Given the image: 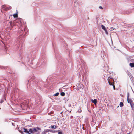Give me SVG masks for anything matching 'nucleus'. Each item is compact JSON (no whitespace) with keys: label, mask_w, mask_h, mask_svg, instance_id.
Returning <instances> with one entry per match:
<instances>
[{"label":"nucleus","mask_w":134,"mask_h":134,"mask_svg":"<svg viewBox=\"0 0 134 134\" xmlns=\"http://www.w3.org/2000/svg\"><path fill=\"white\" fill-rule=\"evenodd\" d=\"M112 80H113V81H114L113 80V79L110 77H109L108 79V80L109 85L111 86L112 85L114 89L115 90V87L114 85V84H113L112 82H111Z\"/></svg>","instance_id":"f257e3e1"},{"label":"nucleus","mask_w":134,"mask_h":134,"mask_svg":"<svg viewBox=\"0 0 134 134\" xmlns=\"http://www.w3.org/2000/svg\"><path fill=\"white\" fill-rule=\"evenodd\" d=\"M21 130L20 129L19 130V131L21 133V134H24V133L23 132H25L28 133L29 132L27 129H25L23 127H22L21 128Z\"/></svg>","instance_id":"f03ea898"},{"label":"nucleus","mask_w":134,"mask_h":134,"mask_svg":"<svg viewBox=\"0 0 134 134\" xmlns=\"http://www.w3.org/2000/svg\"><path fill=\"white\" fill-rule=\"evenodd\" d=\"M127 99L128 103H130L132 108H133L134 107V105L132 100L131 99L129 98L128 96H127Z\"/></svg>","instance_id":"7ed1b4c3"},{"label":"nucleus","mask_w":134,"mask_h":134,"mask_svg":"<svg viewBox=\"0 0 134 134\" xmlns=\"http://www.w3.org/2000/svg\"><path fill=\"white\" fill-rule=\"evenodd\" d=\"M1 8L3 10L5 11H7L11 9L10 7H7L5 5H2L1 7Z\"/></svg>","instance_id":"20e7f679"},{"label":"nucleus","mask_w":134,"mask_h":134,"mask_svg":"<svg viewBox=\"0 0 134 134\" xmlns=\"http://www.w3.org/2000/svg\"><path fill=\"white\" fill-rule=\"evenodd\" d=\"M43 134H50L49 130H45L43 132Z\"/></svg>","instance_id":"39448f33"},{"label":"nucleus","mask_w":134,"mask_h":134,"mask_svg":"<svg viewBox=\"0 0 134 134\" xmlns=\"http://www.w3.org/2000/svg\"><path fill=\"white\" fill-rule=\"evenodd\" d=\"M18 23L19 24V26H21V22L19 20L18 21V22H16V25H18L17 24V23Z\"/></svg>","instance_id":"423d86ee"},{"label":"nucleus","mask_w":134,"mask_h":134,"mask_svg":"<svg viewBox=\"0 0 134 134\" xmlns=\"http://www.w3.org/2000/svg\"><path fill=\"white\" fill-rule=\"evenodd\" d=\"M91 102L94 103L95 105H96L97 103V101L96 99H94V100L91 99Z\"/></svg>","instance_id":"0eeeda50"},{"label":"nucleus","mask_w":134,"mask_h":134,"mask_svg":"<svg viewBox=\"0 0 134 134\" xmlns=\"http://www.w3.org/2000/svg\"><path fill=\"white\" fill-rule=\"evenodd\" d=\"M33 130V132H36L37 131V130H39V128L36 127L35 128H32Z\"/></svg>","instance_id":"6e6552de"},{"label":"nucleus","mask_w":134,"mask_h":134,"mask_svg":"<svg viewBox=\"0 0 134 134\" xmlns=\"http://www.w3.org/2000/svg\"><path fill=\"white\" fill-rule=\"evenodd\" d=\"M101 26L103 30H105L106 31V33H107V31L106 30V29L105 27L102 25H101Z\"/></svg>","instance_id":"1a4fd4ad"},{"label":"nucleus","mask_w":134,"mask_h":134,"mask_svg":"<svg viewBox=\"0 0 134 134\" xmlns=\"http://www.w3.org/2000/svg\"><path fill=\"white\" fill-rule=\"evenodd\" d=\"M13 16L14 18H17L18 17V12H17V13L13 15Z\"/></svg>","instance_id":"9d476101"},{"label":"nucleus","mask_w":134,"mask_h":134,"mask_svg":"<svg viewBox=\"0 0 134 134\" xmlns=\"http://www.w3.org/2000/svg\"><path fill=\"white\" fill-rule=\"evenodd\" d=\"M129 65L131 67H134V63H130L129 64Z\"/></svg>","instance_id":"9b49d317"},{"label":"nucleus","mask_w":134,"mask_h":134,"mask_svg":"<svg viewBox=\"0 0 134 134\" xmlns=\"http://www.w3.org/2000/svg\"><path fill=\"white\" fill-rule=\"evenodd\" d=\"M29 132L31 133H34L32 128H31L29 129Z\"/></svg>","instance_id":"f8f14e48"},{"label":"nucleus","mask_w":134,"mask_h":134,"mask_svg":"<svg viewBox=\"0 0 134 134\" xmlns=\"http://www.w3.org/2000/svg\"><path fill=\"white\" fill-rule=\"evenodd\" d=\"M60 94L62 96H64L65 95V93L64 92H62Z\"/></svg>","instance_id":"ddd939ff"},{"label":"nucleus","mask_w":134,"mask_h":134,"mask_svg":"<svg viewBox=\"0 0 134 134\" xmlns=\"http://www.w3.org/2000/svg\"><path fill=\"white\" fill-rule=\"evenodd\" d=\"M120 107H122L123 106V103L122 102H121L120 104Z\"/></svg>","instance_id":"4468645a"},{"label":"nucleus","mask_w":134,"mask_h":134,"mask_svg":"<svg viewBox=\"0 0 134 134\" xmlns=\"http://www.w3.org/2000/svg\"><path fill=\"white\" fill-rule=\"evenodd\" d=\"M59 93H57L56 94H54V96H57L58 95Z\"/></svg>","instance_id":"2eb2a0df"},{"label":"nucleus","mask_w":134,"mask_h":134,"mask_svg":"<svg viewBox=\"0 0 134 134\" xmlns=\"http://www.w3.org/2000/svg\"><path fill=\"white\" fill-rule=\"evenodd\" d=\"M81 108H79V109H78V111H77V112L79 113H80L81 112Z\"/></svg>","instance_id":"dca6fc26"},{"label":"nucleus","mask_w":134,"mask_h":134,"mask_svg":"<svg viewBox=\"0 0 134 134\" xmlns=\"http://www.w3.org/2000/svg\"><path fill=\"white\" fill-rule=\"evenodd\" d=\"M99 8H100V9H103V8L102 7H101V6H100L99 7Z\"/></svg>","instance_id":"f3484780"},{"label":"nucleus","mask_w":134,"mask_h":134,"mask_svg":"<svg viewBox=\"0 0 134 134\" xmlns=\"http://www.w3.org/2000/svg\"><path fill=\"white\" fill-rule=\"evenodd\" d=\"M51 128L52 129H54V126H51Z\"/></svg>","instance_id":"a211bd4d"},{"label":"nucleus","mask_w":134,"mask_h":134,"mask_svg":"<svg viewBox=\"0 0 134 134\" xmlns=\"http://www.w3.org/2000/svg\"><path fill=\"white\" fill-rule=\"evenodd\" d=\"M58 134H62V132H58Z\"/></svg>","instance_id":"6ab92c4d"},{"label":"nucleus","mask_w":134,"mask_h":134,"mask_svg":"<svg viewBox=\"0 0 134 134\" xmlns=\"http://www.w3.org/2000/svg\"><path fill=\"white\" fill-rule=\"evenodd\" d=\"M81 86H82H82H83V85H82L81 84Z\"/></svg>","instance_id":"aec40b11"},{"label":"nucleus","mask_w":134,"mask_h":134,"mask_svg":"<svg viewBox=\"0 0 134 134\" xmlns=\"http://www.w3.org/2000/svg\"><path fill=\"white\" fill-rule=\"evenodd\" d=\"M78 87H79V86H78Z\"/></svg>","instance_id":"412c9836"}]
</instances>
